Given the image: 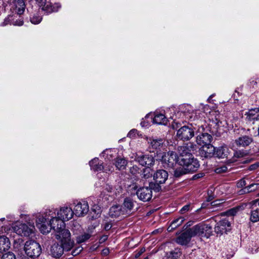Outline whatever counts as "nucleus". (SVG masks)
I'll return each instance as SVG.
<instances>
[{"mask_svg":"<svg viewBox=\"0 0 259 259\" xmlns=\"http://www.w3.org/2000/svg\"><path fill=\"white\" fill-rule=\"evenodd\" d=\"M229 149L226 145L220 146L215 148L214 155L219 158L227 157L229 153Z\"/></svg>","mask_w":259,"mask_h":259,"instance_id":"cd10ccee","label":"nucleus"},{"mask_svg":"<svg viewBox=\"0 0 259 259\" xmlns=\"http://www.w3.org/2000/svg\"><path fill=\"white\" fill-rule=\"evenodd\" d=\"M139 171V168L137 165H134L130 168V171L133 175H136L137 173H138Z\"/></svg>","mask_w":259,"mask_h":259,"instance_id":"5fc2aeb1","label":"nucleus"},{"mask_svg":"<svg viewBox=\"0 0 259 259\" xmlns=\"http://www.w3.org/2000/svg\"><path fill=\"white\" fill-rule=\"evenodd\" d=\"M22 242L23 240L21 239H19L18 241L14 240L13 246L16 251H18L22 248L23 245H21V244L22 243Z\"/></svg>","mask_w":259,"mask_h":259,"instance_id":"79ce46f5","label":"nucleus"},{"mask_svg":"<svg viewBox=\"0 0 259 259\" xmlns=\"http://www.w3.org/2000/svg\"><path fill=\"white\" fill-rule=\"evenodd\" d=\"M112 227V225L111 224L109 223V222H106L105 223V224L104 225V229L105 230H109Z\"/></svg>","mask_w":259,"mask_h":259,"instance_id":"680f3d73","label":"nucleus"},{"mask_svg":"<svg viewBox=\"0 0 259 259\" xmlns=\"http://www.w3.org/2000/svg\"><path fill=\"white\" fill-rule=\"evenodd\" d=\"M258 167H259V161H257V162H256L255 163L250 165L248 167V169L249 170H253L257 169Z\"/></svg>","mask_w":259,"mask_h":259,"instance_id":"603ef678","label":"nucleus"},{"mask_svg":"<svg viewBox=\"0 0 259 259\" xmlns=\"http://www.w3.org/2000/svg\"><path fill=\"white\" fill-rule=\"evenodd\" d=\"M35 218L36 226L43 234H48L52 229L54 230L56 234H60L64 230H68L65 228H59L60 226L55 223V221H57L56 219L48 221L42 216H36Z\"/></svg>","mask_w":259,"mask_h":259,"instance_id":"f03ea898","label":"nucleus"},{"mask_svg":"<svg viewBox=\"0 0 259 259\" xmlns=\"http://www.w3.org/2000/svg\"><path fill=\"white\" fill-rule=\"evenodd\" d=\"M179 111L183 113L187 118L194 120L196 117L197 111L190 104H183L180 106Z\"/></svg>","mask_w":259,"mask_h":259,"instance_id":"f3484780","label":"nucleus"},{"mask_svg":"<svg viewBox=\"0 0 259 259\" xmlns=\"http://www.w3.org/2000/svg\"><path fill=\"white\" fill-rule=\"evenodd\" d=\"M161 160L163 162L167 164L168 167H172L177 162L179 163L178 156L173 151L164 153L161 156Z\"/></svg>","mask_w":259,"mask_h":259,"instance_id":"9b49d317","label":"nucleus"},{"mask_svg":"<svg viewBox=\"0 0 259 259\" xmlns=\"http://www.w3.org/2000/svg\"><path fill=\"white\" fill-rule=\"evenodd\" d=\"M12 230L22 237H29L34 233L35 227L33 224H26L16 222L13 224Z\"/></svg>","mask_w":259,"mask_h":259,"instance_id":"7ed1b4c3","label":"nucleus"},{"mask_svg":"<svg viewBox=\"0 0 259 259\" xmlns=\"http://www.w3.org/2000/svg\"><path fill=\"white\" fill-rule=\"evenodd\" d=\"M91 169L94 171H102L104 169L103 162L98 158H95L90 161Z\"/></svg>","mask_w":259,"mask_h":259,"instance_id":"b1692460","label":"nucleus"},{"mask_svg":"<svg viewBox=\"0 0 259 259\" xmlns=\"http://www.w3.org/2000/svg\"><path fill=\"white\" fill-rule=\"evenodd\" d=\"M246 119L249 121H254L259 120V108H256L250 109L245 114Z\"/></svg>","mask_w":259,"mask_h":259,"instance_id":"393cba45","label":"nucleus"},{"mask_svg":"<svg viewBox=\"0 0 259 259\" xmlns=\"http://www.w3.org/2000/svg\"><path fill=\"white\" fill-rule=\"evenodd\" d=\"M140 124L142 127H147L149 125V123L145 120L142 121Z\"/></svg>","mask_w":259,"mask_h":259,"instance_id":"e2e57ef3","label":"nucleus"},{"mask_svg":"<svg viewBox=\"0 0 259 259\" xmlns=\"http://www.w3.org/2000/svg\"><path fill=\"white\" fill-rule=\"evenodd\" d=\"M91 210L95 212L96 214L95 216H93V217H95L96 218L99 217V214L101 212L100 207L98 205H94L91 208Z\"/></svg>","mask_w":259,"mask_h":259,"instance_id":"c03bdc74","label":"nucleus"},{"mask_svg":"<svg viewBox=\"0 0 259 259\" xmlns=\"http://www.w3.org/2000/svg\"><path fill=\"white\" fill-rule=\"evenodd\" d=\"M192 237L189 230H187L176 238V241L180 245H186L190 241Z\"/></svg>","mask_w":259,"mask_h":259,"instance_id":"412c9836","label":"nucleus"},{"mask_svg":"<svg viewBox=\"0 0 259 259\" xmlns=\"http://www.w3.org/2000/svg\"><path fill=\"white\" fill-rule=\"evenodd\" d=\"M197 146L191 143H189L183 146H179L178 148L179 163L182 162V159L193 157V153L197 150Z\"/></svg>","mask_w":259,"mask_h":259,"instance_id":"39448f33","label":"nucleus"},{"mask_svg":"<svg viewBox=\"0 0 259 259\" xmlns=\"http://www.w3.org/2000/svg\"><path fill=\"white\" fill-rule=\"evenodd\" d=\"M194 136L193 129L189 126H183L179 129L177 133V137L182 141H188Z\"/></svg>","mask_w":259,"mask_h":259,"instance_id":"1a4fd4ad","label":"nucleus"},{"mask_svg":"<svg viewBox=\"0 0 259 259\" xmlns=\"http://www.w3.org/2000/svg\"><path fill=\"white\" fill-rule=\"evenodd\" d=\"M246 154V152L245 151L243 150H239L238 151H236L235 154L234 156L236 157L240 158L244 156H245Z\"/></svg>","mask_w":259,"mask_h":259,"instance_id":"8fccbe9b","label":"nucleus"},{"mask_svg":"<svg viewBox=\"0 0 259 259\" xmlns=\"http://www.w3.org/2000/svg\"><path fill=\"white\" fill-rule=\"evenodd\" d=\"M259 188V184L258 183H253L250 184V185L245 187L243 189V191L245 193H249L251 192H253L258 189Z\"/></svg>","mask_w":259,"mask_h":259,"instance_id":"e433bc0d","label":"nucleus"},{"mask_svg":"<svg viewBox=\"0 0 259 259\" xmlns=\"http://www.w3.org/2000/svg\"><path fill=\"white\" fill-rule=\"evenodd\" d=\"M186 170L185 169V167H179L177 168L174 172V176L175 177H180L181 176L186 174Z\"/></svg>","mask_w":259,"mask_h":259,"instance_id":"a19ab883","label":"nucleus"},{"mask_svg":"<svg viewBox=\"0 0 259 259\" xmlns=\"http://www.w3.org/2000/svg\"><path fill=\"white\" fill-rule=\"evenodd\" d=\"M212 199H213V197L212 196H209V197L207 199V201H211V200H212Z\"/></svg>","mask_w":259,"mask_h":259,"instance_id":"774afa93","label":"nucleus"},{"mask_svg":"<svg viewBox=\"0 0 259 259\" xmlns=\"http://www.w3.org/2000/svg\"><path fill=\"white\" fill-rule=\"evenodd\" d=\"M12 17L11 24L19 26L23 24V20L20 15H14Z\"/></svg>","mask_w":259,"mask_h":259,"instance_id":"473e14b6","label":"nucleus"},{"mask_svg":"<svg viewBox=\"0 0 259 259\" xmlns=\"http://www.w3.org/2000/svg\"><path fill=\"white\" fill-rule=\"evenodd\" d=\"M250 217V221L252 222H257L259 221V209L256 208L254 209H252Z\"/></svg>","mask_w":259,"mask_h":259,"instance_id":"c9c22d12","label":"nucleus"},{"mask_svg":"<svg viewBox=\"0 0 259 259\" xmlns=\"http://www.w3.org/2000/svg\"><path fill=\"white\" fill-rule=\"evenodd\" d=\"M246 185V183L244 179H241L237 184V186L238 188H242Z\"/></svg>","mask_w":259,"mask_h":259,"instance_id":"6e6d98bb","label":"nucleus"},{"mask_svg":"<svg viewBox=\"0 0 259 259\" xmlns=\"http://www.w3.org/2000/svg\"><path fill=\"white\" fill-rule=\"evenodd\" d=\"M153 122L157 124L166 125L167 123L168 119L164 114L155 112L153 117H151Z\"/></svg>","mask_w":259,"mask_h":259,"instance_id":"5701e85b","label":"nucleus"},{"mask_svg":"<svg viewBox=\"0 0 259 259\" xmlns=\"http://www.w3.org/2000/svg\"><path fill=\"white\" fill-rule=\"evenodd\" d=\"M91 237L89 233H84L77 237V241L79 243L85 242Z\"/></svg>","mask_w":259,"mask_h":259,"instance_id":"58836bf2","label":"nucleus"},{"mask_svg":"<svg viewBox=\"0 0 259 259\" xmlns=\"http://www.w3.org/2000/svg\"><path fill=\"white\" fill-rule=\"evenodd\" d=\"M134 206V201L130 198L124 199L122 205V214H129L131 213Z\"/></svg>","mask_w":259,"mask_h":259,"instance_id":"aec40b11","label":"nucleus"},{"mask_svg":"<svg viewBox=\"0 0 259 259\" xmlns=\"http://www.w3.org/2000/svg\"><path fill=\"white\" fill-rule=\"evenodd\" d=\"M120 214H122V207L115 205L112 206L109 210V214L112 217L116 218L119 217Z\"/></svg>","mask_w":259,"mask_h":259,"instance_id":"7c9ffc66","label":"nucleus"},{"mask_svg":"<svg viewBox=\"0 0 259 259\" xmlns=\"http://www.w3.org/2000/svg\"><path fill=\"white\" fill-rule=\"evenodd\" d=\"M230 227V223L227 219H222L217 223L214 231L218 235H221L231 230Z\"/></svg>","mask_w":259,"mask_h":259,"instance_id":"4468645a","label":"nucleus"},{"mask_svg":"<svg viewBox=\"0 0 259 259\" xmlns=\"http://www.w3.org/2000/svg\"><path fill=\"white\" fill-rule=\"evenodd\" d=\"M127 161L124 158H117L115 161V165L119 169H123L125 168Z\"/></svg>","mask_w":259,"mask_h":259,"instance_id":"f704fd0d","label":"nucleus"},{"mask_svg":"<svg viewBox=\"0 0 259 259\" xmlns=\"http://www.w3.org/2000/svg\"><path fill=\"white\" fill-rule=\"evenodd\" d=\"M203 177V175L201 174H197V175H195V176H193V179H196V178H201V177Z\"/></svg>","mask_w":259,"mask_h":259,"instance_id":"338daca9","label":"nucleus"},{"mask_svg":"<svg viewBox=\"0 0 259 259\" xmlns=\"http://www.w3.org/2000/svg\"><path fill=\"white\" fill-rule=\"evenodd\" d=\"M42 20V17L38 14H34L30 17V21L33 24H38Z\"/></svg>","mask_w":259,"mask_h":259,"instance_id":"4c0bfd02","label":"nucleus"},{"mask_svg":"<svg viewBox=\"0 0 259 259\" xmlns=\"http://www.w3.org/2000/svg\"><path fill=\"white\" fill-rule=\"evenodd\" d=\"M105 190L109 194H108L109 196L112 197H114L117 195L118 193H119L117 190L115 189L114 188L112 187V186L110 185L109 184H106L105 186Z\"/></svg>","mask_w":259,"mask_h":259,"instance_id":"72a5a7b5","label":"nucleus"},{"mask_svg":"<svg viewBox=\"0 0 259 259\" xmlns=\"http://www.w3.org/2000/svg\"><path fill=\"white\" fill-rule=\"evenodd\" d=\"M74 214L72 208L68 206L61 207L57 212V218L64 223L65 221H67L72 219Z\"/></svg>","mask_w":259,"mask_h":259,"instance_id":"ddd939ff","label":"nucleus"},{"mask_svg":"<svg viewBox=\"0 0 259 259\" xmlns=\"http://www.w3.org/2000/svg\"><path fill=\"white\" fill-rule=\"evenodd\" d=\"M190 208V205H186L184 206L180 210V211L182 213H183L189 210Z\"/></svg>","mask_w":259,"mask_h":259,"instance_id":"bf43d9fd","label":"nucleus"},{"mask_svg":"<svg viewBox=\"0 0 259 259\" xmlns=\"http://www.w3.org/2000/svg\"><path fill=\"white\" fill-rule=\"evenodd\" d=\"M138 135V131L136 129H132L127 134V137L130 138H134Z\"/></svg>","mask_w":259,"mask_h":259,"instance_id":"09e8293b","label":"nucleus"},{"mask_svg":"<svg viewBox=\"0 0 259 259\" xmlns=\"http://www.w3.org/2000/svg\"><path fill=\"white\" fill-rule=\"evenodd\" d=\"M107 238L108 237L107 235H104L102 237H101V238L100 239V241L104 242L107 239Z\"/></svg>","mask_w":259,"mask_h":259,"instance_id":"0e129e2a","label":"nucleus"},{"mask_svg":"<svg viewBox=\"0 0 259 259\" xmlns=\"http://www.w3.org/2000/svg\"><path fill=\"white\" fill-rule=\"evenodd\" d=\"M36 216H42L46 220L52 221L54 219H56L57 221H55V223L59 225V228H65V224L62 220H59L56 216V210L54 208L46 209L41 213H39L36 215Z\"/></svg>","mask_w":259,"mask_h":259,"instance_id":"6e6552de","label":"nucleus"},{"mask_svg":"<svg viewBox=\"0 0 259 259\" xmlns=\"http://www.w3.org/2000/svg\"><path fill=\"white\" fill-rule=\"evenodd\" d=\"M248 205L251 209H254L257 206H259V199L250 202Z\"/></svg>","mask_w":259,"mask_h":259,"instance_id":"49530a36","label":"nucleus"},{"mask_svg":"<svg viewBox=\"0 0 259 259\" xmlns=\"http://www.w3.org/2000/svg\"><path fill=\"white\" fill-rule=\"evenodd\" d=\"M202 229L201 228V224L195 225L191 228L188 229L191 234V236L194 237L195 236H202V232L201 231Z\"/></svg>","mask_w":259,"mask_h":259,"instance_id":"2f4dec72","label":"nucleus"},{"mask_svg":"<svg viewBox=\"0 0 259 259\" xmlns=\"http://www.w3.org/2000/svg\"><path fill=\"white\" fill-rule=\"evenodd\" d=\"M238 210V208H233L227 211V215L233 216L236 214L237 211Z\"/></svg>","mask_w":259,"mask_h":259,"instance_id":"3c124183","label":"nucleus"},{"mask_svg":"<svg viewBox=\"0 0 259 259\" xmlns=\"http://www.w3.org/2000/svg\"><path fill=\"white\" fill-rule=\"evenodd\" d=\"M12 18V16H9L4 20V21L2 23L1 25L4 26L8 25L9 23L11 24Z\"/></svg>","mask_w":259,"mask_h":259,"instance_id":"864d4df0","label":"nucleus"},{"mask_svg":"<svg viewBox=\"0 0 259 259\" xmlns=\"http://www.w3.org/2000/svg\"><path fill=\"white\" fill-rule=\"evenodd\" d=\"M211 232L212 228L209 225H208V228L205 229V233L204 235V237H206L207 238L209 237L211 233Z\"/></svg>","mask_w":259,"mask_h":259,"instance_id":"4d7b16f0","label":"nucleus"},{"mask_svg":"<svg viewBox=\"0 0 259 259\" xmlns=\"http://www.w3.org/2000/svg\"><path fill=\"white\" fill-rule=\"evenodd\" d=\"M109 252V250L108 249H104L102 251V253L105 255H107Z\"/></svg>","mask_w":259,"mask_h":259,"instance_id":"69168bd1","label":"nucleus"},{"mask_svg":"<svg viewBox=\"0 0 259 259\" xmlns=\"http://www.w3.org/2000/svg\"><path fill=\"white\" fill-rule=\"evenodd\" d=\"M212 139V137L210 134L203 133L197 136L196 142L198 145L203 146L210 144Z\"/></svg>","mask_w":259,"mask_h":259,"instance_id":"6ab92c4d","label":"nucleus"},{"mask_svg":"<svg viewBox=\"0 0 259 259\" xmlns=\"http://www.w3.org/2000/svg\"><path fill=\"white\" fill-rule=\"evenodd\" d=\"M228 170V167L226 165H222L218 167L215 169V172L217 174H221L227 172Z\"/></svg>","mask_w":259,"mask_h":259,"instance_id":"a18cd8bd","label":"nucleus"},{"mask_svg":"<svg viewBox=\"0 0 259 259\" xmlns=\"http://www.w3.org/2000/svg\"><path fill=\"white\" fill-rule=\"evenodd\" d=\"M201 228L203 229L201 231L202 232V236H204L205 233V229L208 228V225L206 224H201Z\"/></svg>","mask_w":259,"mask_h":259,"instance_id":"052dcab7","label":"nucleus"},{"mask_svg":"<svg viewBox=\"0 0 259 259\" xmlns=\"http://www.w3.org/2000/svg\"><path fill=\"white\" fill-rule=\"evenodd\" d=\"M150 169L148 168H145L143 170L144 177L146 179L149 178L152 174L150 172Z\"/></svg>","mask_w":259,"mask_h":259,"instance_id":"13d9d810","label":"nucleus"},{"mask_svg":"<svg viewBox=\"0 0 259 259\" xmlns=\"http://www.w3.org/2000/svg\"><path fill=\"white\" fill-rule=\"evenodd\" d=\"M215 148L211 144H209L207 145L202 146L201 149V153L205 157H211L214 155Z\"/></svg>","mask_w":259,"mask_h":259,"instance_id":"4be33fe9","label":"nucleus"},{"mask_svg":"<svg viewBox=\"0 0 259 259\" xmlns=\"http://www.w3.org/2000/svg\"><path fill=\"white\" fill-rule=\"evenodd\" d=\"M180 164L185 167V169L188 172H191L196 171L200 165L198 161L193 156L185 159L183 158L182 162Z\"/></svg>","mask_w":259,"mask_h":259,"instance_id":"9d476101","label":"nucleus"},{"mask_svg":"<svg viewBox=\"0 0 259 259\" xmlns=\"http://www.w3.org/2000/svg\"><path fill=\"white\" fill-rule=\"evenodd\" d=\"M184 221V219L183 217H180L174 220L167 228L168 232H171L179 226H181Z\"/></svg>","mask_w":259,"mask_h":259,"instance_id":"c756f323","label":"nucleus"},{"mask_svg":"<svg viewBox=\"0 0 259 259\" xmlns=\"http://www.w3.org/2000/svg\"><path fill=\"white\" fill-rule=\"evenodd\" d=\"M104 172L107 173L108 172H112L114 170V167L113 164H109L104 166L103 170Z\"/></svg>","mask_w":259,"mask_h":259,"instance_id":"de8ad7c7","label":"nucleus"},{"mask_svg":"<svg viewBox=\"0 0 259 259\" xmlns=\"http://www.w3.org/2000/svg\"><path fill=\"white\" fill-rule=\"evenodd\" d=\"M181 255V252L179 249H175L174 251H171L168 255V257L171 259H177Z\"/></svg>","mask_w":259,"mask_h":259,"instance_id":"ea45409f","label":"nucleus"},{"mask_svg":"<svg viewBox=\"0 0 259 259\" xmlns=\"http://www.w3.org/2000/svg\"><path fill=\"white\" fill-rule=\"evenodd\" d=\"M37 4L41 10L46 14L57 12L61 8L59 3L53 4L50 0H37Z\"/></svg>","mask_w":259,"mask_h":259,"instance_id":"423d86ee","label":"nucleus"},{"mask_svg":"<svg viewBox=\"0 0 259 259\" xmlns=\"http://www.w3.org/2000/svg\"><path fill=\"white\" fill-rule=\"evenodd\" d=\"M2 259H16L15 255L11 252H8L4 253L2 256Z\"/></svg>","mask_w":259,"mask_h":259,"instance_id":"37998d69","label":"nucleus"},{"mask_svg":"<svg viewBox=\"0 0 259 259\" xmlns=\"http://www.w3.org/2000/svg\"><path fill=\"white\" fill-rule=\"evenodd\" d=\"M10 245V241L7 237L5 236H0V252H4L8 250Z\"/></svg>","mask_w":259,"mask_h":259,"instance_id":"bb28decb","label":"nucleus"},{"mask_svg":"<svg viewBox=\"0 0 259 259\" xmlns=\"http://www.w3.org/2000/svg\"><path fill=\"white\" fill-rule=\"evenodd\" d=\"M24 249L26 254L31 258L38 257L41 252L40 245L34 240L27 241L25 243Z\"/></svg>","mask_w":259,"mask_h":259,"instance_id":"20e7f679","label":"nucleus"},{"mask_svg":"<svg viewBox=\"0 0 259 259\" xmlns=\"http://www.w3.org/2000/svg\"><path fill=\"white\" fill-rule=\"evenodd\" d=\"M73 212L74 214L81 217L85 215L89 210V206L87 201L85 200L75 201L73 203Z\"/></svg>","mask_w":259,"mask_h":259,"instance_id":"0eeeda50","label":"nucleus"},{"mask_svg":"<svg viewBox=\"0 0 259 259\" xmlns=\"http://www.w3.org/2000/svg\"><path fill=\"white\" fill-rule=\"evenodd\" d=\"M56 238L61 241V244H54L51 248L50 253L55 258H59L63 254L64 251L70 250L73 246V241L70 239L69 231L64 230L60 234H56Z\"/></svg>","mask_w":259,"mask_h":259,"instance_id":"f257e3e1","label":"nucleus"},{"mask_svg":"<svg viewBox=\"0 0 259 259\" xmlns=\"http://www.w3.org/2000/svg\"><path fill=\"white\" fill-rule=\"evenodd\" d=\"M15 11L17 15H21L22 14L24 11L25 5L23 0H15Z\"/></svg>","mask_w":259,"mask_h":259,"instance_id":"c85d7f7f","label":"nucleus"},{"mask_svg":"<svg viewBox=\"0 0 259 259\" xmlns=\"http://www.w3.org/2000/svg\"><path fill=\"white\" fill-rule=\"evenodd\" d=\"M253 142V139L251 135H243L236 139L234 143L238 147L246 148Z\"/></svg>","mask_w":259,"mask_h":259,"instance_id":"dca6fc26","label":"nucleus"},{"mask_svg":"<svg viewBox=\"0 0 259 259\" xmlns=\"http://www.w3.org/2000/svg\"><path fill=\"white\" fill-rule=\"evenodd\" d=\"M135 160L140 165L149 167L154 164V158L152 154H137L135 156Z\"/></svg>","mask_w":259,"mask_h":259,"instance_id":"f8f14e48","label":"nucleus"},{"mask_svg":"<svg viewBox=\"0 0 259 259\" xmlns=\"http://www.w3.org/2000/svg\"><path fill=\"white\" fill-rule=\"evenodd\" d=\"M138 198L144 202L149 201L152 196V191L149 187H142L139 189L136 192Z\"/></svg>","mask_w":259,"mask_h":259,"instance_id":"2eb2a0df","label":"nucleus"},{"mask_svg":"<svg viewBox=\"0 0 259 259\" xmlns=\"http://www.w3.org/2000/svg\"><path fill=\"white\" fill-rule=\"evenodd\" d=\"M148 143L153 149H159L162 146L163 141L162 139L147 138Z\"/></svg>","mask_w":259,"mask_h":259,"instance_id":"a878e982","label":"nucleus"},{"mask_svg":"<svg viewBox=\"0 0 259 259\" xmlns=\"http://www.w3.org/2000/svg\"><path fill=\"white\" fill-rule=\"evenodd\" d=\"M167 172L163 169H159L153 175V179L157 184H163L168 178Z\"/></svg>","mask_w":259,"mask_h":259,"instance_id":"a211bd4d","label":"nucleus"}]
</instances>
